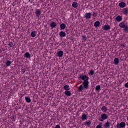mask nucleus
<instances>
[{
	"mask_svg": "<svg viewBox=\"0 0 128 128\" xmlns=\"http://www.w3.org/2000/svg\"><path fill=\"white\" fill-rule=\"evenodd\" d=\"M40 14H42V11L40 9L36 10L35 12V14L37 18H39L40 16Z\"/></svg>",
	"mask_w": 128,
	"mask_h": 128,
	"instance_id": "nucleus-5",
	"label": "nucleus"
},
{
	"mask_svg": "<svg viewBox=\"0 0 128 128\" xmlns=\"http://www.w3.org/2000/svg\"><path fill=\"white\" fill-rule=\"evenodd\" d=\"M12 120L13 121V122H16V116H12Z\"/></svg>",
	"mask_w": 128,
	"mask_h": 128,
	"instance_id": "nucleus-32",
	"label": "nucleus"
},
{
	"mask_svg": "<svg viewBox=\"0 0 128 128\" xmlns=\"http://www.w3.org/2000/svg\"><path fill=\"white\" fill-rule=\"evenodd\" d=\"M84 18L86 20H90V18H92V13L90 12L86 13L84 14Z\"/></svg>",
	"mask_w": 128,
	"mask_h": 128,
	"instance_id": "nucleus-4",
	"label": "nucleus"
},
{
	"mask_svg": "<svg viewBox=\"0 0 128 128\" xmlns=\"http://www.w3.org/2000/svg\"><path fill=\"white\" fill-rule=\"evenodd\" d=\"M95 90L97 92H99L100 90V85L96 86V88H95Z\"/></svg>",
	"mask_w": 128,
	"mask_h": 128,
	"instance_id": "nucleus-27",
	"label": "nucleus"
},
{
	"mask_svg": "<svg viewBox=\"0 0 128 128\" xmlns=\"http://www.w3.org/2000/svg\"><path fill=\"white\" fill-rule=\"evenodd\" d=\"M125 88H128V82L124 84Z\"/></svg>",
	"mask_w": 128,
	"mask_h": 128,
	"instance_id": "nucleus-37",
	"label": "nucleus"
},
{
	"mask_svg": "<svg viewBox=\"0 0 128 128\" xmlns=\"http://www.w3.org/2000/svg\"><path fill=\"white\" fill-rule=\"evenodd\" d=\"M119 62H120V60H118V58H114V64L118 65V64Z\"/></svg>",
	"mask_w": 128,
	"mask_h": 128,
	"instance_id": "nucleus-20",
	"label": "nucleus"
},
{
	"mask_svg": "<svg viewBox=\"0 0 128 128\" xmlns=\"http://www.w3.org/2000/svg\"><path fill=\"white\" fill-rule=\"evenodd\" d=\"M64 88L65 90H70V86L66 85L64 86Z\"/></svg>",
	"mask_w": 128,
	"mask_h": 128,
	"instance_id": "nucleus-23",
	"label": "nucleus"
},
{
	"mask_svg": "<svg viewBox=\"0 0 128 128\" xmlns=\"http://www.w3.org/2000/svg\"><path fill=\"white\" fill-rule=\"evenodd\" d=\"M82 38H83L84 40H86V36H83Z\"/></svg>",
	"mask_w": 128,
	"mask_h": 128,
	"instance_id": "nucleus-34",
	"label": "nucleus"
},
{
	"mask_svg": "<svg viewBox=\"0 0 128 128\" xmlns=\"http://www.w3.org/2000/svg\"><path fill=\"white\" fill-rule=\"evenodd\" d=\"M72 6L73 8H78V2H74L72 4Z\"/></svg>",
	"mask_w": 128,
	"mask_h": 128,
	"instance_id": "nucleus-25",
	"label": "nucleus"
},
{
	"mask_svg": "<svg viewBox=\"0 0 128 128\" xmlns=\"http://www.w3.org/2000/svg\"><path fill=\"white\" fill-rule=\"evenodd\" d=\"M25 100L26 102L28 103L32 102V100H30V98L28 97H25Z\"/></svg>",
	"mask_w": 128,
	"mask_h": 128,
	"instance_id": "nucleus-24",
	"label": "nucleus"
},
{
	"mask_svg": "<svg viewBox=\"0 0 128 128\" xmlns=\"http://www.w3.org/2000/svg\"><path fill=\"white\" fill-rule=\"evenodd\" d=\"M22 72H23V74H24L26 70H24V69H22Z\"/></svg>",
	"mask_w": 128,
	"mask_h": 128,
	"instance_id": "nucleus-39",
	"label": "nucleus"
},
{
	"mask_svg": "<svg viewBox=\"0 0 128 128\" xmlns=\"http://www.w3.org/2000/svg\"><path fill=\"white\" fill-rule=\"evenodd\" d=\"M100 21H96L94 23V26L95 28H100Z\"/></svg>",
	"mask_w": 128,
	"mask_h": 128,
	"instance_id": "nucleus-14",
	"label": "nucleus"
},
{
	"mask_svg": "<svg viewBox=\"0 0 128 128\" xmlns=\"http://www.w3.org/2000/svg\"><path fill=\"white\" fill-rule=\"evenodd\" d=\"M108 115L106 114H101V116L98 118L100 122H104V120H106L108 118Z\"/></svg>",
	"mask_w": 128,
	"mask_h": 128,
	"instance_id": "nucleus-2",
	"label": "nucleus"
},
{
	"mask_svg": "<svg viewBox=\"0 0 128 128\" xmlns=\"http://www.w3.org/2000/svg\"><path fill=\"white\" fill-rule=\"evenodd\" d=\"M81 118L82 120H88V116L86 114H83Z\"/></svg>",
	"mask_w": 128,
	"mask_h": 128,
	"instance_id": "nucleus-16",
	"label": "nucleus"
},
{
	"mask_svg": "<svg viewBox=\"0 0 128 128\" xmlns=\"http://www.w3.org/2000/svg\"><path fill=\"white\" fill-rule=\"evenodd\" d=\"M120 46H123V48H126V46H124V44H120Z\"/></svg>",
	"mask_w": 128,
	"mask_h": 128,
	"instance_id": "nucleus-38",
	"label": "nucleus"
},
{
	"mask_svg": "<svg viewBox=\"0 0 128 128\" xmlns=\"http://www.w3.org/2000/svg\"><path fill=\"white\" fill-rule=\"evenodd\" d=\"M24 58H30V54L28 52H26L24 54Z\"/></svg>",
	"mask_w": 128,
	"mask_h": 128,
	"instance_id": "nucleus-17",
	"label": "nucleus"
},
{
	"mask_svg": "<svg viewBox=\"0 0 128 128\" xmlns=\"http://www.w3.org/2000/svg\"><path fill=\"white\" fill-rule=\"evenodd\" d=\"M36 32L35 31H34L31 32L30 36L32 38H34L36 36Z\"/></svg>",
	"mask_w": 128,
	"mask_h": 128,
	"instance_id": "nucleus-28",
	"label": "nucleus"
},
{
	"mask_svg": "<svg viewBox=\"0 0 128 128\" xmlns=\"http://www.w3.org/2000/svg\"><path fill=\"white\" fill-rule=\"evenodd\" d=\"M55 128H60V126L59 124H57L55 126Z\"/></svg>",
	"mask_w": 128,
	"mask_h": 128,
	"instance_id": "nucleus-36",
	"label": "nucleus"
},
{
	"mask_svg": "<svg viewBox=\"0 0 128 128\" xmlns=\"http://www.w3.org/2000/svg\"><path fill=\"white\" fill-rule=\"evenodd\" d=\"M59 36H60V38H64V36H66V32L64 31H61L59 33Z\"/></svg>",
	"mask_w": 128,
	"mask_h": 128,
	"instance_id": "nucleus-10",
	"label": "nucleus"
},
{
	"mask_svg": "<svg viewBox=\"0 0 128 128\" xmlns=\"http://www.w3.org/2000/svg\"><path fill=\"white\" fill-rule=\"evenodd\" d=\"M89 76H94V70H90L88 73Z\"/></svg>",
	"mask_w": 128,
	"mask_h": 128,
	"instance_id": "nucleus-29",
	"label": "nucleus"
},
{
	"mask_svg": "<svg viewBox=\"0 0 128 128\" xmlns=\"http://www.w3.org/2000/svg\"><path fill=\"white\" fill-rule=\"evenodd\" d=\"M115 128H126V123L124 122H121L116 124V126H115Z\"/></svg>",
	"mask_w": 128,
	"mask_h": 128,
	"instance_id": "nucleus-3",
	"label": "nucleus"
},
{
	"mask_svg": "<svg viewBox=\"0 0 128 128\" xmlns=\"http://www.w3.org/2000/svg\"><path fill=\"white\" fill-rule=\"evenodd\" d=\"M66 28V24L62 23L60 24V30H64V28Z\"/></svg>",
	"mask_w": 128,
	"mask_h": 128,
	"instance_id": "nucleus-21",
	"label": "nucleus"
},
{
	"mask_svg": "<svg viewBox=\"0 0 128 128\" xmlns=\"http://www.w3.org/2000/svg\"><path fill=\"white\" fill-rule=\"evenodd\" d=\"M29 2H30V0H29Z\"/></svg>",
	"mask_w": 128,
	"mask_h": 128,
	"instance_id": "nucleus-41",
	"label": "nucleus"
},
{
	"mask_svg": "<svg viewBox=\"0 0 128 128\" xmlns=\"http://www.w3.org/2000/svg\"><path fill=\"white\" fill-rule=\"evenodd\" d=\"M124 30H125V32H128V26H125V27L124 28Z\"/></svg>",
	"mask_w": 128,
	"mask_h": 128,
	"instance_id": "nucleus-31",
	"label": "nucleus"
},
{
	"mask_svg": "<svg viewBox=\"0 0 128 128\" xmlns=\"http://www.w3.org/2000/svg\"><path fill=\"white\" fill-rule=\"evenodd\" d=\"M84 124L86 126H90V124H92V121L90 120H87L84 122Z\"/></svg>",
	"mask_w": 128,
	"mask_h": 128,
	"instance_id": "nucleus-11",
	"label": "nucleus"
},
{
	"mask_svg": "<svg viewBox=\"0 0 128 128\" xmlns=\"http://www.w3.org/2000/svg\"><path fill=\"white\" fill-rule=\"evenodd\" d=\"M104 30H110V26L109 25H104L102 26Z\"/></svg>",
	"mask_w": 128,
	"mask_h": 128,
	"instance_id": "nucleus-6",
	"label": "nucleus"
},
{
	"mask_svg": "<svg viewBox=\"0 0 128 128\" xmlns=\"http://www.w3.org/2000/svg\"><path fill=\"white\" fill-rule=\"evenodd\" d=\"M56 54L59 58H62V56H64V51L60 50L56 52Z\"/></svg>",
	"mask_w": 128,
	"mask_h": 128,
	"instance_id": "nucleus-7",
	"label": "nucleus"
},
{
	"mask_svg": "<svg viewBox=\"0 0 128 128\" xmlns=\"http://www.w3.org/2000/svg\"><path fill=\"white\" fill-rule=\"evenodd\" d=\"M122 12L124 14H125V16H128V8H124L122 10Z\"/></svg>",
	"mask_w": 128,
	"mask_h": 128,
	"instance_id": "nucleus-8",
	"label": "nucleus"
},
{
	"mask_svg": "<svg viewBox=\"0 0 128 128\" xmlns=\"http://www.w3.org/2000/svg\"><path fill=\"white\" fill-rule=\"evenodd\" d=\"M68 32V30H66V32Z\"/></svg>",
	"mask_w": 128,
	"mask_h": 128,
	"instance_id": "nucleus-40",
	"label": "nucleus"
},
{
	"mask_svg": "<svg viewBox=\"0 0 128 128\" xmlns=\"http://www.w3.org/2000/svg\"><path fill=\"white\" fill-rule=\"evenodd\" d=\"M78 79L84 80L82 84H81L78 88V92H82L84 90H88V84H90V82H88V80L90 79V78H88V76H86V75L81 74L79 75Z\"/></svg>",
	"mask_w": 128,
	"mask_h": 128,
	"instance_id": "nucleus-1",
	"label": "nucleus"
},
{
	"mask_svg": "<svg viewBox=\"0 0 128 128\" xmlns=\"http://www.w3.org/2000/svg\"><path fill=\"white\" fill-rule=\"evenodd\" d=\"M126 4L124 2H120L118 4V6L121 8H125L126 6Z\"/></svg>",
	"mask_w": 128,
	"mask_h": 128,
	"instance_id": "nucleus-12",
	"label": "nucleus"
},
{
	"mask_svg": "<svg viewBox=\"0 0 128 128\" xmlns=\"http://www.w3.org/2000/svg\"><path fill=\"white\" fill-rule=\"evenodd\" d=\"M8 46H10V48H12V46H14V44L12 43V42H9Z\"/></svg>",
	"mask_w": 128,
	"mask_h": 128,
	"instance_id": "nucleus-30",
	"label": "nucleus"
},
{
	"mask_svg": "<svg viewBox=\"0 0 128 128\" xmlns=\"http://www.w3.org/2000/svg\"><path fill=\"white\" fill-rule=\"evenodd\" d=\"M6 66H10L12 64V62H10V60H8L6 61Z\"/></svg>",
	"mask_w": 128,
	"mask_h": 128,
	"instance_id": "nucleus-26",
	"label": "nucleus"
},
{
	"mask_svg": "<svg viewBox=\"0 0 128 128\" xmlns=\"http://www.w3.org/2000/svg\"><path fill=\"white\" fill-rule=\"evenodd\" d=\"M101 110H102V112H108V108L106 106H103L101 108Z\"/></svg>",
	"mask_w": 128,
	"mask_h": 128,
	"instance_id": "nucleus-22",
	"label": "nucleus"
},
{
	"mask_svg": "<svg viewBox=\"0 0 128 128\" xmlns=\"http://www.w3.org/2000/svg\"><path fill=\"white\" fill-rule=\"evenodd\" d=\"M56 22H52L50 24V26L51 28H54L56 27Z\"/></svg>",
	"mask_w": 128,
	"mask_h": 128,
	"instance_id": "nucleus-9",
	"label": "nucleus"
},
{
	"mask_svg": "<svg viewBox=\"0 0 128 128\" xmlns=\"http://www.w3.org/2000/svg\"><path fill=\"white\" fill-rule=\"evenodd\" d=\"M64 94L67 96H72V92H70V91H69V90H66L64 92Z\"/></svg>",
	"mask_w": 128,
	"mask_h": 128,
	"instance_id": "nucleus-15",
	"label": "nucleus"
},
{
	"mask_svg": "<svg viewBox=\"0 0 128 128\" xmlns=\"http://www.w3.org/2000/svg\"><path fill=\"white\" fill-rule=\"evenodd\" d=\"M110 122H108V121L106 122H105L104 124V127L105 128H110Z\"/></svg>",
	"mask_w": 128,
	"mask_h": 128,
	"instance_id": "nucleus-18",
	"label": "nucleus"
},
{
	"mask_svg": "<svg viewBox=\"0 0 128 128\" xmlns=\"http://www.w3.org/2000/svg\"><path fill=\"white\" fill-rule=\"evenodd\" d=\"M119 26H120V28H124L126 27V24H124V22H122L119 24Z\"/></svg>",
	"mask_w": 128,
	"mask_h": 128,
	"instance_id": "nucleus-19",
	"label": "nucleus"
},
{
	"mask_svg": "<svg viewBox=\"0 0 128 128\" xmlns=\"http://www.w3.org/2000/svg\"><path fill=\"white\" fill-rule=\"evenodd\" d=\"M96 128H102V125L100 124L97 125L96 126Z\"/></svg>",
	"mask_w": 128,
	"mask_h": 128,
	"instance_id": "nucleus-35",
	"label": "nucleus"
},
{
	"mask_svg": "<svg viewBox=\"0 0 128 128\" xmlns=\"http://www.w3.org/2000/svg\"><path fill=\"white\" fill-rule=\"evenodd\" d=\"M92 16H94V17L96 16V13L94 12H93Z\"/></svg>",
	"mask_w": 128,
	"mask_h": 128,
	"instance_id": "nucleus-33",
	"label": "nucleus"
},
{
	"mask_svg": "<svg viewBox=\"0 0 128 128\" xmlns=\"http://www.w3.org/2000/svg\"><path fill=\"white\" fill-rule=\"evenodd\" d=\"M115 20L118 22H122V18L121 16H118L116 18Z\"/></svg>",
	"mask_w": 128,
	"mask_h": 128,
	"instance_id": "nucleus-13",
	"label": "nucleus"
}]
</instances>
